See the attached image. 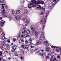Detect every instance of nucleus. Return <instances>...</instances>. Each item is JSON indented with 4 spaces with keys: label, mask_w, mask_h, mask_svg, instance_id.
I'll return each mask as SVG.
<instances>
[{
    "label": "nucleus",
    "mask_w": 61,
    "mask_h": 61,
    "mask_svg": "<svg viewBox=\"0 0 61 61\" xmlns=\"http://www.w3.org/2000/svg\"><path fill=\"white\" fill-rule=\"evenodd\" d=\"M38 32H36L35 33L36 35H38Z\"/></svg>",
    "instance_id": "obj_34"
},
{
    "label": "nucleus",
    "mask_w": 61,
    "mask_h": 61,
    "mask_svg": "<svg viewBox=\"0 0 61 61\" xmlns=\"http://www.w3.org/2000/svg\"><path fill=\"white\" fill-rule=\"evenodd\" d=\"M25 34V35L24 36V37H29V35H28L27 34Z\"/></svg>",
    "instance_id": "obj_9"
},
{
    "label": "nucleus",
    "mask_w": 61,
    "mask_h": 61,
    "mask_svg": "<svg viewBox=\"0 0 61 61\" xmlns=\"http://www.w3.org/2000/svg\"><path fill=\"white\" fill-rule=\"evenodd\" d=\"M2 58L0 57V61H2Z\"/></svg>",
    "instance_id": "obj_60"
},
{
    "label": "nucleus",
    "mask_w": 61,
    "mask_h": 61,
    "mask_svg": "<svg viewBox=\"0 0 61 61\" xmlns=\"http://www.w3.org/2000/svg\"><path fill=\"white\" fill-rule=\"evenodd\" d=\"M16 19L17 21H19V19L18 18H17V19Z\"/></svg>",
    "instance_id": "obj_55"
},
{
    "label": "nucleus",
    "mask_w": 61,
    "mask_h": 61,
    "mask_svg": "<svg viewBox=\"0 0 61 61\" xmlns=\"http://www.w3.org/2000/svg\"><path fill=\"white\" fill-rule=\"evenodd\" d=\"M1 5H2V6L4 5H5V4H1Z\"/></svg>",
    "instance_id": "obj_62"
},
{
    "label": "nucleus",
    "mask_w": 61,
    "mask_h": 61,
    "mask_svg": "<svg viewBox=\"0 0 61 61\" xmlns=\"http://www.w3.org/2000/svg\"><path fill=\"white\" fill-rule=\"evenodd\" d=\"M26 24H28V23H29V20H27L26 21Z\"/></svg>",
    "instance_id": "obj_32"
},
{
    "label": "nucleus",
    "mask_w": 61,
    "mask_h": 61,
    "mask_svg": "<svg viewBox=\"0 0 61 61\" xmlns=\"http://www.w3.org/2000/svg\"><path fill=\"white\" fill-rule=\"evenodd\" d=\"M13 41H16V39L15 38H14L13 39Z\"/></svg>",
    "instance_id": "obj_42"
},
{
    "label": "nucleus",
    "mask_w": 61,
    "mask_h": 61,
    "mask_svg": "<svg viewBox=\"0 0 61 61\" xmlns=\"http://www.w3.org/2000/svg\"><path fill=\"white\" fill-rule=\"evenodd\" d=\"M40 1L37 2V4H38V5H39V4H40Z\"/></svg>",
    "instance_id": "obj_38"
},
{
    "label": "nucleus",
    "mask_w": 61,
    "mask_h": 61,
    "mask_svg": "<svg viewBox=\"0 0 61 61\" xmlns=\"http://www.w3.org/2000/svg\"><path fill=\"white\" fill-rule=\"evenodd\" d=\"M48 42L47 41H45L44 42V43H45V44H48Z\"/></svg>",
    "instance_id": "obj_22"
},
{
    "label": "nucleus",
    "mask_w": 61,
    "mask_h": 61,
    "mask_svg": "<svg viewBox=\"0 0 61 61\" xmlns=\"http://www.w3.org/2000/svg\"><path fill=\"white\" fill-rule=\"evenodd\" d=\"M40 4H42V5H44V4H45L44 1H40Z\"/></svg>",
    "instance_id": "obj_14"
},
{
    "label": "nucleus",
    "mask_w": 61,
    "mask_h": 61,
    "mask_svg": "<svg viewBox=\"0 0 61 61\" xmlns=\"http://www.w3.org/2000/svg\"><path fill=\"white\" fill-rule=\"evenodd\" d=\"M20 12V11L19 10L17 11L16 12V14H19V13Z\"/></svg>",
    "instance_id": "obj_18"
},
{
    "label": "nucleus",
    "mask_w": 61,
    "mask_h": 61,
    "mask_svg": "<svg viewBox=\"0 0 61 61\" xmlns=\"http://www.w3.org/2000/svg\"><path fill=\"white\" fill-rule=\"evenodd\" d=\"M36 6V5H33L32 6L33 7H35Z\"/></svg>",
    "instance_id": "obj_48"
},
{
    "label": "nucleus",
    "mask_w": 61,
    "mask_h": 61,
    "mask_svg": "<svg viewBox=\"0 0 61 61\" xmlns=\"http://www.w3.org/2000/svg\"><path fill=\"white\" fill-rule=\"evenodd\" d=\"M21 41L22 42H24V40L23 39H22L21 40Z\"/></svg>",
    "instance_id": "obj_50"
},
{
    "label": "nucleus",
    "mask_w": 61,
    "mask_h": 61,
    "mask_svg": "<svg viewBox=\"0 0 61 61\" xmlns=\"http://www.w3.org/2000/svg\"><path fill=\"white\" fill-rule=\"evenodd\" d=\"M14 55L16 56H18V54H17L15 53L14 54Z\"/></svg>",
    "instance_id": "obj_39"
},
{
    "label": "nucleus",
    "mask_w": 61,
    "mask_h": 61,
    "mask_svg": "<svg viewBox=\"0 0 61 61\" xmlns=\"http://www.w3.org/2000/svg\"><path fill=\"white\" fill-rule=\"evenodd\" d=\"M36 2H39L40 0H36Z\"/></svg>",
    "instance_id": "obj_58"
},
{
    "label": "nucleus",
    "mask_w": 61,
    "mask_h": 61,
    "mask_svg": "<svg viewBox=\"0 0 61 61\" xmlns=\"http://www.w3.org/2000/svg\"><path fill=\"white\" fill-rule=\"evenodd\" d=\"M30 33V31L29 30H28L26 31V33L25 34H29Z\"/></svg>",
    "instance_id": "obj_17"
},
{
    "label": "nucleus",
    "mask_w": 61,
    "mask_h": 61,
    "mask_svg": "<svg viewBox=\"0 0 61 61\" xmlns=\"http://www.w3.org/2000/svg\"><path fill=\"white\" fill-rule=\"evenodd\" d=\"M41 10H43V11H42L41 13L40 14V15H44V14H45V13L46 12H45V10H45V8H43V7H42L41 9Z\"/></svg>",
    "instance_id": "obj_2"
},
{
    "label": "nucleus",
    "mask_w": 61,
    "mask_h": 61,
    "mask_svg": "<svg viewBox=\"0 0 61 61\" xmlns=\"http://www.w3.org/2000/svg\"><path fill=\"white\" fill-rule=\"evenodd\" d=\"M10 40H8V41H7V42H8V43H10Z\"/></svg>",
    "instance_id": "obj_45"
},
{
    "label": "nucleus",
    "mask_w": 61,
    "mask_h": 61,
    "mask_svg": "<svg viewBox=\"0 0 61 61\" xmlns=\"http://www.w3.org/2000/svg\"><path fill=\"white\" fill-rule=\"evenodd\" d=\"M21 51L22 52V54H24V51H23V50H21Z\"/></svg>",
    "instance_id": "obj_29"
},
{
    "label": "nucleus",
    "mask_w": 61,
    "mask_h": 61,
    "mask_svg": "<svg viewBox=\"0 0 61 61\" xmlns=\"http://www.w3.org/2000/svg\"><path fill=\"white\" fill-rule=\"evenodd\" d=\"M51 55V54H50L49 53H48L47 55L48 56H50Z\"/></svg>",
    "instance_id": "obj_37"
},
{
    "label": "nucleus",
    "mask_w": 61,
    "mask_h": 61,
    "mask_svg": "<svg viewBox=\"0 0 61 61\" xmlns=\"http://www.w3.org/2000/svg\"><path fill=\"white\" fill-rule=\"evenodd\" d=\"M55 60H56V58H54V60L52 59L51 60V61H55Z\"/></svg>",
    "instance_id": "obj_30"
},
{
    "label": "nucleus",
    "mask_w": 61,
    "mask_h": 61,
    "mask_svg": "<svg viewBox=\"0 0 61 61\" xmlns=\"http://www.w3.org/2000/svg\"><path fill=\"white\" fill-rule=\"evenodd\" d=\"M34 3H35V5H37V3H36V1H35Z\"/></svg>",
    "instance_id": "obj_44"
},
{
    "label": "nucleus",
    "mask_w": 61,
    "mask_h": 61,
    "mask_svg": "<svg viewBox=\"0 0 61 61\" xmlns=\"http://www.w3.org/2000/svg\"><path fill=\"white\" fill-rule=\"evenodd\" d=\"M5 33H3L1 34V35L2 36H5Z\"/></svg>",
    "instance_id": "obj_21"
},
{
    "label": "nucleus",
    "mask_w": 61,
    "mask_h": 61,
    "mask_svg": "<svg viewBox=\"0 0 61 61\" xmlns=\"http://www.w3.org/2000/svg\"><path fill=\"white\" fill-rule=\"evenodd\" d=\"M16 47L17 46H13L12 48V52H14L15 51V50L16 49Z\"/></svg>",
    "instance_id": "obj_3"
},
{
    "label": "nucleus",
    "mask_w": 61,
    "mask_h": 61,
    "mask_svg": "<svg viewBox=\"0 0 61 61\" xmlns=\"http://www.w3.org/2000/svg\"><path fill=\"white\" fill-rule=\"evenodd\" d=\"M28 8H32V7H29L28 6Z\"/></svg>",
    "instance_id": "obj_59"
},
{
    "label": "nucleus",
    "mask_w": 61,
    "mask_h": 61,
    "mask_svg": "<svg viewBox=\"0 0 61 61\" xmlns=\"http://www.w3.org/2000/svg\"><path fill=\"white\" fill-rule=\"evenodd\" d=\"M42 41V40H39L37 42V45H40L41 44V43Z\"/></svg>",
    "instance_id": "obj_6"
},
{
    "label": "nucleus",
    "mask_w": 61,
    "mask_h": 61,
    "mask_svg": "<svg viewBox=\"0 0 61 61\" xmlns=\"http://www.w3.org/2000/svg\"><path fill=\"white\" fill-rule=\"evenodd\" d=\"M34 4V2H32V3H30L29 4L30 5H33Z\"/></svg>",
    "instance_id": "obj_33"
},
{
    "label": "nucleus",
    "mask_w": 61,
    "mask_h": 61,
    "mask_svg": "<svg viewBox=\"0 0 61 61\" xmlns=\"http://www.w3.org/2000/svg\"><path fill=\"white\" fill-rule=\"evenodd\" d=\"M22 34H25V33H25V30H22Z\"/></svg>",
    "instance_id": "obj_15"
},
{
    "label": "nucleus",
    "mask_w": 61,
    "mask_h": 61,
    "mask_svg": "<svg viewBox=\"0 0 61 61\" xmlns=\"http://www.w3.org/2000/svg\"><path fill=\"white\" fill-rule=\"evenodd\" d=\"M5 8H7L8 7V6H7V5H5Z\"/></svg>",
    "instance_id": "obj_36"
},
{
    "label": "nucleus",
    "mask_w": 61,
    "mask_h": 61,
    "mask_svg": "<svg viewBox=\"0 0 61 61\" xmlns=\"http://www.w3.org/2000/svg\"><path fill=\"white\" fill-rule=\"evenodd\" d=\"M40 56H45V55L43 53H40Z\"/></svg>",
    "instance_id": "obj_12"
},
{
    "label": "nucleus",
    "mask_w": 61,
    "mask_h": 61,
    "mask_svg": "<svg viewBox=\"0 0 61 61\" xmlns=\"http://www.w3.org/2000/svg\"><path fill=\"white\" fill-rule=\"evenodd\" d=\"M33 29H34V28H33V27H32V28H31V30H33Z\"/></svg>",
    "instance_id": "obj_64"
},
{
    "label": "nucleus",
    "mask_w": 61,
    "mask_h": 61,
    "mask_svg": "<svg viewBox=\"0 0 61 61\" xmlns=\"http://www.w3.org/2000/svg\"><path fill=\"white\" fill-rule=\"evenodd\" d=\"M2 52L0 51V56H2Z\"/></svg>",
    "instance_id": "obj_26"
},
{
    "label": "nucleus",
    "mask_w": 61,
    "mask_h": 61,
    "mask_svg": "<svg viewBox=\"0 0 61 61\" xmlns=\"http://www.w3.org/2000/svg\"><path fill=\"white\" fill-rule=\"evenodd\" d=\"M31 1H32V2H35V0H32Z\"/></svg>",
    "instance_id": "obj_53"
},
{
    "label": "nucleus",
    "mask_w": 61,
    "mask_h": 61,
    "mask_svg": "<svg viewBox=\"0 0 61 61\" xmlns=\"http://www.w3.org/2000/svg\"><path fill=\"white\" fill-rule=\"evenodd\" d=\"M33 31L34 33V32H36V30H35V29H34L33 30Z\"/></svg>",
    "instance_id": "obj_46"
},
{
    "label": "nucleus",
    "mask_w": 61,
    "mask_h": 61,
    "mask_svg": "<svg viewBox=\"0 0 61 61\" xmlns=\"http://www.w3.org/2000/svg\"><path fill=\"white\" fill-rule=\"evenodd\" d=\"M11 59V58L10 57L8 58V59H9V60H10V59Z\"/></svg>",
    "instance_id": "obj_63"
},
{
    "label": "nucleus",
    "mask_w": 61,
    "mask_h": 61,
    "mask_svg": "<svg viewBox=\"0 0 61 61\" xmlns=\"http://www.w3.org/2000/svg\"><path fill=\"white\" fill-rule=\"evenodd\" d=\"M1 38L2 39H4L5 38V36H2Z\"/></svg>",
    "instance_id": "obj_24"
},
{
    "label": "nucleus",
    "mask_w": 61,
    "mask_h": 61,
    "mask_svg": "<svg viewBox=\"0 0 61 61\" xmlns=\"http://www.w3.org/2000/svg\"><path fill=\"white\" fill-rule=\"evenodd\" d=\"M5 10H4L1 13V14H5Z\"/></svg>",
    "instance_id": "obj_16"
},
{
    "label": "nucleus",
    "mask_w": 61,
    "mask_h": 61,
    "mask_svg": "<svg viewBox=\"0 0 61 61\" xmlns=\"http://www.w3.org/2000/svg\"><path fill=\"white\" fill-rule=\"evenodd\" d=\"M46 58L47 59H49V56H46Z\"/></svg>",
    "instance_id": "obj_47"
},
{
    "label": "nucleus",
    "mask_w": 61,
    "mask_h": 61,
    "mask_svg": "<svg viewBox=\"0 0 61 61\" xmlns=\"http://www.w3.org/2000/svg\"><path fill=\"white\" fill-rule=\"evenodd\" d=\"M48 15V13H46V15L45 17H47V16Z\"/></svg>",
    "instance_id": "obj_28"
},
{
    "label": "nucleus",
    "mask_w": 61,
    "mask_h": 61,
    "mask_svg": "<svg viewBox=\"0 0 61 61\" xmlns=\"http://www.w3.org/2000/svg\"><path fill=\"white\" fill-rule=\"evenodd\" d=\"M26 49H27V50H28V51H29V49L28 48H26Z\"/></svg>",
    "instance_id": "obj_61"
},
{
    "label": "nucleus",
    "mask_w": 61,
    "mask_h": 61,
    "mask_svg": "<svg viewBox=\"0 0 61 61\" xmlns=\"http://www.w3.org/2000/svg\"><path fill=\"white\" fill-rule=\"evenodd\" d=\"M51 59H50V60L51 61V60H52V59H53V58H54V56H51Z\"/></svg>",
    "instance_id": "obj_25"
},
{
    "label": "nucleus",
    "mask_w": 61,
    "mask_h": 61,
    "mask_svg": "<svg viewBox=\"0 0 61 61\" xmlns=\"http://www.w3.org/2000/svg\"><path fill=\"white\" fill-rule=\"evenodd\" d=\"M41 35L42 37H43V39H45V34H44V32H43L42 33Z\"/></svg>",
    "instance_id": "obj_7"
},
{
    "label": "nucleus",
    "mask_w": 61,
    "mask_h": 61,
    "mask_svg": "<svg viewBox=\"0 0 61 61\" xmlns=\"http://www.w3.org/2000/svg\"><path fill=\"white\" fill-rule=\"evenodd\" d=\"M27 14V11H25L24 13H23V15H26Z\"/></svg>",
    "instance_id": "obj_11"
},
{
    "label": "nucleus",
    "mask_w": 61,
    "mask_h": 61,
    "mask_svg": "<svg viewBox=\"0 0 61 61\" xmlns=\"http://www.w3.org/2000/svg\"><path fill=\"white\" fill-rule=\"evenodd\" d=\"M12 13V14H14L15 13V11L14 10H13Z\"/></svg>",
    "instance_id": "obj_51"
},
{
    "label": "nucleus",
    "mask_w": 61,
    "mask_h": 61,
    "mask_svg": "<svg viewBox=\"0 0 61 61\" xmlns=\"http://www.w3.org/2000/svg\"><path fill=\"white\" fill-rule=\"evenodd\" d=\"M45 50L46 52H48L49 53L51 52L52 51V50L50 48H46L45 49Z\"/></svg>",
    "instance_id": "obj_4"
},
{
    "label": "nucleus",
    "mask_w": 61,
    "mask_h": 61,
    "mask_svg": "<svg viewBox=\"0 0 61 61\" xmlns=\"http://www.w3.org/2000/svg\"><path fill=\"white\" fill-rule=\"evenodd\" d=\"M39 7L40 8V9H39L40 10H41V8H41V7L40 5H39Z\"/></svg>",
    "instance_id": "obj_35"
},
{
    "label": "nucleus",
    "mask_w": 61,
    "mask_h": 61,
    "mask_svg": "<svg viewBox=\"0 0 61 61\" xmlns=\"http://www.w3.org/2000/svg\"><path fill=\"white\" fill-rule=\"evenodd\" d=\"M38 50V48H37L35 49V51H36Z\"/></svg>",
    "instance_id": "obj_43"
},
{
    "label": "nucleus",
    "mask_w": 61,
    "mask_h": 61,
    "mask_svg": "<svg viewBox=\"0 0 61 61\" xmlns=\"http://www.w3.org/2000/svg\"><path fill=\"white\" fill-rule=\"evenodd\" d=\"M31 48H34V46H32L31 47Z\"/></svg>",
    "instance_id": "obj_56"
},
{
    "label": "nucleus",
    "mask_w": 61,
    "mask_h": 61,
    "mask_svg": "<svg viewBox=\"0 0 61 61\" xmlns=\"http://www.w3.org/2000/svg\"><path fill=\"white\" fill-rule=\"evenodd\" d=\"M25 42L26 44H27L28 43V41H27V40H26L25 41Z\"/></svg>",
    "instance_id": "obj_27"
},
{
    "label": "nucleus",
    "mask_w": 61,
    "mask_h": 61,
    "mask_svg": "<svg viewBox=\"0 0 61 61\" xmlns=\"http://www.w3.org/2000/svg\"><path fill=\"white\" fill-rule=\"evenodd\" d=\"M57 58L58 59L60 58V56H57Z\"/></svg>",
    "instance_id": "obj_52"
},
{
    "label": "nucleus",
    "mask_w": 61,
    "mask_h": 61,
    "mask_svg": "<svg viewBox=\"0 0 61 61\" xmlns=\"http://www.w3.org/2000/svg\"><path fill=\"white\" fill-rule=\"evenodd\" d=\"M2 15L4 16V17H7V14L6 13H5L4 14H3Z\"/></svg>",
    "instance_id": "obj_8"
},
{
    "label": "nucleus",
    "mask_w": 61,
    "mask_h": 61,
    "mask_svg": "<svg viewBox=\"0 0 61 61\" xmlns=\"http://www.w3.org/2000/svg\"><path fill=\"white\" fill-rule=\"evenodd\" d=\"M29 47V46H28V45H26L25 46V48L26 49V48H28Z\"/></svg>",
    "instance_id": "obj_19"
},
{
    "label": "nucleus",
    "mask_w": 61,
    "mask_h": 61,
    "mask_svg": "<svg viewBox=\"0 0 61 61\" xmlns=\"http://www.w3.org/2000/svg\"><path fill=\"white\" fill-rule=\"evenodd\" d=\"M2 9H4V6L2 5Z\"/></svg>",
    "instance_id": "obj_49"
},
{
    "label": "nucleus",
    "mask_w": 61,
    "mask_h": 61,
    "mask_svg": "<svg viewBox=\"0 0 61 61\" xmlns=\"http://www.w3.org/2000/svg\"><path fill=\"white\" fill-rule=\"evenodd\" d=\"M35 37L36 38H38V35H36L35 36Z\"/></svg>",
    "instance_id": "obj_31"
},
{
    "label": "nucleus",
    "mask_w": 61,
    "mask_h": 61,
    "mask_svg": "<svg viewBox=\"0 0 61 61\" xmlns=\"http://www.w3.org/2000/svg\"><path fill=\"white\" fill-rule=\"evenodd\" d=\"M52 6H54L55 5V4L53 3H52Z\"/></svg>",
    "instance_id": "obj_54"
},
{
    "label": "nucleus",
    "mask_w": 61,
    "mask_h": 61,
    "mask_svg": "<svg viewBox=\"0 0 61 61\" xmlns=\"http://www.w3.org/2000/svg\"><path fill=\"white\" fill-rule=\"evenodd\" d=\"M5 21L3 20L1 21L0 24L1 25V26L2 27L3 26V25H3L5 24Z\"/></svg>",
    "instance_id": "obj_5"
},
{
    "label": "nucleus",
    "mask_w": 61,
    "mask_h": 61,
    "mask_svg": "<svg viewBox=\"0 0 61 61\" xmlns=\"http://www.w3.org/2000/svg\"><path fill=\"white\" fill-rule=\"evenodd\" d=\"M56 52H59V50H58L57 49H56Z\"/></svg>",
    "instance_id": "obj_40"
},
{
    "label": "nucleus",
    "mask_w": 61,
    "mask_h": 61,
    "mask_svg": "<svg viewBox=\"0 0 61 61\" xmlns=\"http://www.w3.org/2000/svg\"><path fill=\"white\" fill-rule=\"evenodd\" d=\"M51 47H52V48H58H58H59V47H56V46H51Z\"/></svg>",
    "instance_id": "obj_13"
},
{
    "label": "nucleus",
    "mask_w": 61,
    "mask_h": 61,
    "mask_svg": "<svg viewBox=\"0 0 61 61\" xmlns=\"http://www.w3.org/2000/svg\"><path fill=\"white\" fill-rule=\"evenodd\" d=\"M21 46L22 48H24V46L23 44H22Z\"/></svg>",
    "instance_id": "obj_23"
},
{
    "label": "nucleus",
    "mask_w": 61,
    "mask_h": 61,
    "mask_svg": "<svg viewBox=\"0 0 61 61\" xmlns=\"http://www.w3.org/2000/svg\"><path fill=\"white\" fill-rule=\"evenodd\" d=\"M20 59H23V57L21 56L20 57Z\"/></svg>",
    "instance_id": "obj_57"
},
{
    "label": "nucleus",
    "mask_w": 61,
    "mask_h": 61,
    "mask_svg": "<svg viewBox=\"0 0 61 61\" xmlns=\"http://www.w3.org/2000/svg\"><path fill=\"white\" fill-rule=\"evenodd\" d=\"M46 18L42 19L41 20L40 22L41 23V24H44L43 25V27H44V28H45V24H46Z\"/></svg>",
    "instance_id": "obj_1"
},
{
    "label": "nucleus",
    "mask_w": 61,
    "mask_h": 61,
    "mask_svg": "<svg viewBox=\"0 0 61 61\" xmlns=\"http://www.w3.org/2000/svg\"><path fill=\"white\" fill-rule=\"evenodd\" d=\"M30 41L31 42H32V39H31V38H30V39H29V41Z\"/></svg>",
    "instance_id": "obj_41"
},
{
    "label": "nucleus",
    "mask_w": 61,
    "mask_h": 61,
    "mask_svg": "<svg viewBox=\"0 0 61 61\" xmlns=\"http://www.w3.org/2000/svg\"><path fill=\"white\" fill-rule=\"evenodd\" d=\"M21 37L20 36H18L17 38V40L18 41H20L21 40Z\"/></svg>",
    "instance_id": "obj_10"
},
{
    "label": "nucleus",
    "mask_w": 61,
    "mask_h": 61,
    "mask_svg": "<svg viewBox=\"0 0 61 61\" xmlns=\"http://www.w3.org/2000/svg\"><path fill=\"white\" fill-rule=\"evenodd\" d=\"M53 1L54 3H58V2L56 1V0H53Z\"/></svg>",
    "instance_id": "obj_20"
}]
</instances>
